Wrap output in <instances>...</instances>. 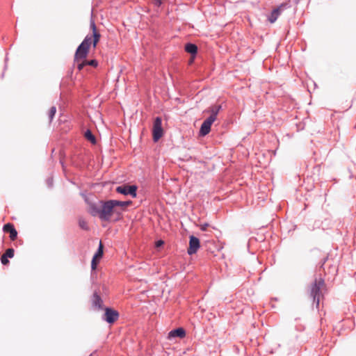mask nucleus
<instances>
[{"label": "nucleus", "instance_id": "1", "mask_svg": "<svg viewBox=\"0 0 356 356\" xmlns=\"http://www.w3.org/2000/svg\"><path fill=\"white\" fill-rule=\"evenodd\" d=\"M325 284L324 279L320 277L315 278L314 281L311 284L310 297L313 299V305L316 309L319 308L320 296L321 295V287Z\"/></svg>", "mask_w": 356, "mask_h": 356}, {"label": "nucleus", "instance_id": "2", "mask_svg": "<svg viewBox=\"0 0 356 356\" xmlns=\"http://www.w3.org/2000/svg\"><path fill=\"white\" fill-rule=\"evenodd\" d=\"M91 44L92 38L88 35L77 47L74 54V63L87 58Z\"/></svg>", "mask_w": 356, "mask_h": 356}, {"label": "nucleus", "instance_id": "3", "mask_svg": "<svg viewBox=\"0 0 356 356\" xmlns=\"http://www.w3.org/2000/svg\"><path fill=\"white\" fill-rule=\"evenodd\" d=\"M101 204V216L100 220L102 221H109L111 220L113 214L116 209L113 204V200H100Z\"/></svg>", "mask_w": 356, "mask_h": 356}, {"label": "nucleus", "instance_id": "4", "mask_svg": "<svg viewBox=\"0 0 356 356\" xmlns=\"http://www.w3.org/2000/svg\"><path fill=\"white\" fill-rule=\"evenodd\" d=\"M164 131L162 127V119L161 117H156L154 120L152 127V140L154 143L158 142L163 136Z\"/></svg>", "mask_w": 356, "mask_h": 356}, {"label": "nucleus", "instance_id": "5", "mask_svg": "<svg viewBox=\"0 0 356 356\" xmlns=\"http://www.w3.org/2000/svg\"><path fill=\"white\" fill-rule=\"evenodd\" d=\"M138 186L135 184H124L118 186L115 188L118 193L124 195L125 196L130 195L131 197L135 198L137 197Z\"/></svg>", "mask_w": 356, "mask_h": 356}, {"label": "nucleus", "instance_id": "6", "mask_svg": "<svg viewBox=\"0 0 356 356\" xmlns=\"http://www.w3.org/2000/svg\"><path fill=\"white\" fill-rule=\"evenodd\" d=\"M104 256V245L102 241L99 242L98 248L95 252L91 261V276H93L97 266Z\"/></svg>", "mask_w": 356, "mask_h": 356}, {"label": "nucleus", "instance_id": "7", "mask_svg": "<svg viewBox=\"0 0 356 356\" xmlns=\"http://www.w3.org/2000/svg\"><path fill=\"white\" fill-rule=\"evenodd\" d=\"M104 313L102 316V319L108 324H113L119 318V312L108 307L104 308Z\"/></svg>", "mask_w": 356, "mask_h": 356}, {"label": "nucleus", "instance_id": "8", "mask_svg": "<svg viewBox=\"0 0 356 356\" xmlns=\"http://www.w3.org/2000/svg\"><path fill=\"white\" fill-rule=\"evenodd\" d=\"M200 248V239L194 235H191L189 236L188 247L187 248L188 254L193 255V254H195Z\"/></svg>", "mask_w": 356, "mask_h": 356}, {"label": "nucleus", "instance_id": "9", "mask_svg": "<svg viewBox=\"0 0 356 356\" xmlns=\"http://www.w3.org/2000/svg\"><path fill=\"white\" fill-rule=\"evenodd\" d=\"M186 330L183 327H179L170 330L168 334L167 338L168 340L172 341L177 338L183 339L186 337Z\"/></svg>", "mask_w": 356, "mask_h": 356}, {"label": "nucleus", "instance_id": "10", "mask_svg": "<svg viewBox=\"0 0 356 356\" xmlns=\"http://www.w3.org/2000/svg\"><path fill=\"white\" fill-rule=\"evenodd\" d=\"M184 50L186 52L191 55V63H193L195 59L197 52L198 48L197 46L192 42H187L184 46Z\"/></svg>", "mask_w": 356, "mask_h": 356}, {"label": "nucleus", "instance_id": "11", "mask_svg": "<svg viewBox=\"0 0 356 356\" xmlns=\"http://www.w3.org/2000/svg\"><path fill=\"white\" fill-rule=\"evenodd\" d=\"M222 109V106L221 104H215L211 105L209 108L204 111V113H210L209 117L213 118V120H217V115L219 112Z\"/></svg>", "mask_w": 356, "mask_h": 356}, {"label": "nucleus", "instance_id": "12", "mask_svg": "<svg viewBox=\"0 0 356 356\" xmlns=\"http://www.w3.org/2000/svg\"><path fill=\"white\" fill-rule=\"evenodd\" d=\"M3 230L6 233H9L10 238L15 241L17 237V231L12 223H7L3 225Z\"/></svg>", "mask_w": 356, "mask_h": 356}, {"label": "nucleus", "instance_id": "13", "mask_svg": "<svg viewBox=\"0 0 356 356\" xmlns=\"http://www.w3.org/2000/svg\"><path fill=\"white\" fill-rule=\"evenodd\" d=\"M88 212L92 216H98L100 218L101 216V205L99 206L96 203L90 202L89 203V209Z\"/></svg>", "mask_w": 356, "mask_h": 356}, {"label": "nucleus", "instance_id": "14", "mask_svg": "<svg viewBox=\"0 0 356 356\" xmlns=\"http://www.w3.org/2000/svg\"><path fill=\"white\" fill-rule=\"evenodd\" d=\"M92 301L93 307H97L99 309H104L103 300H102L101 296L99 295V293L96 291L93 293Z\"/></svg>", "mask_w": 356, "mask_h": 356}, {"label": "nucleus", "instance_id": "15", "mask_svg": "<svg viewBox=\"0 0 356 356\" xmlns=\"http://www.w3.org/2000/svg\"><path fill=\"white\" fill-rule=\"evenodd\" d=\"M281 13L282 12L280 10V8H273L270 15L268 16V20L271 24L275 22L279 16L281 15Z\"/></svg>", "mask_w": 356, "mask_h": 356}, {"label": "nucleus", "instance_id": "16", "mask_svg": "<svg viewBox=\"0 0 356 356\" xmlns=\"http://www.w3.org/2000/svg\"><path fill=\"white\" fill-rule=\"evenodd\" d=\"M133 202L131 200H127V201H120L117 200H113V204H115V207H121V209H123L124 210V208L127 207H129L131 205Z\"/></svg>", "mask_w": 356, "mask_h": 356}, {"label": "nucleus", "instance_id": "17", "mask_svg": "<svg viewBox=\"0 0 356 356\" xmlns=\"http://www.w3.org/2000/svg\"><path fill=\"white\" fill-rule=\"evenodd\" d=\"M123 211H124L123 209H118V208L115 209V210L113 214V216H112V217H113V221L114 222H119L122 219V212Z\"/></svg>", "mask_w": 356, "mask_h": 356}, {"label": "nucleus", "instance_id": "18", "mask_svg": "<svg viewBox=\"0 0 356 356\" xmlns=\"http://www.w3.org/2000/svg\"><path fill=\"white\" fill-rule=\"evenodd\" d=\"M210 131H211V127L202 122L200 126V128L199 136H205L207 134H209Z\"/></svg>", "mask_w": 356, "mask_h": 356}, {"label": "nucleus", "instance_id": "19", "mask_svg": "<svg viewBox=\"0 0 356 356\" xmlns=\"http://www.w3.org/2000/svg\"><path fill=\"white\" fill-rule=\"evenodd\" d=\"M84 137L86 139H87L88 141H90L92 144H96L97 143V139L95 136L92 133L91 130L87 129L84 133Z\"/></svg>", "mask_w": 356, "mask_h": 356}, {"label": "nucleus", "instance_id": "20", "mask_svg": "<svg viewBox=\"0 0 356 356\" xmlns=\"http://www.w3.org/2000/svg\"><path fill=\"white\" fill-rule=\"evenodd\" d=\"M90 37L91 38L92 37V43L93 47H96V46L97 45L98 42H99V40L101 38L100 33L98 31H97V32L94 31L92 33V35Z\"/></svg>", "mask_w": 356, "mask_h": 356}, {"label": "nucleus", "instance_id": "21", "mask_svg": "<svg viewBox=\"0 0 356 356\" xmlns=\"http://www.w3.org/2000/svg\"><path fill=\"white\" fill-rule=\"evenodd\" d=\"M291 2H290V1H285V2L282 3L279 6H277L276 8H280V10L281 12H282L283 10L291 8Z\"/></svg>", "mask_w": 356, "mask_h": 356}, {"label": "nucleus", "instance_id": "22", "mask_svg": "<svg viewBox=\"0 0 356 356\" xmlns=\"http://www.w3.org/2000/svg\"><path fill=\"white\" fill-rule=\"evenodd\" d=\"M79 226L80 227L81 229L86 231H88L90 229L87 222L83 219L79 220Z\"/></svg>", "mask_w": 356, "mask_h": 356}, {"label": "nucleus", "instance_id": "23", "mask_svg": "<svg viewBox=\"0 0 356 356\" xmlns=\"http://www.w3.org/2000/svg\"><path fill=\"white\" fill-rule=\"evenodd\" d=\"M56 113V106H51L49 111V113H48V115H49V122H51V121L53 120L54 116H55V114Z\"/></svg>", "mask_w": 356, "mask_h": 356}, {"label": "nucleus", "instance_id": "24", "mask_svg": "<svg viewBox=\"0 0 356 356\" xmlns=\"http://www.w3.org/2000/svg\"><path fill=\"white\" fill-rule=\"evenodd\" d=\"M14 254H15V250L13 248H8L5 254H3V255L6 256V257L8 258H13L14 257Z\"/></svg>", "mask_w": 356, "mask_h": 356}, {"label": "nucleus", "instance_id": "25", "mask_svg": "<svg viewBox=\"0 0 356 356\" xmlns=\"http://www.w3.org/2000/svg\"><path fill=\"white\" fill-rule=\"evenodd\" d=\"M216 120L213 118H210L209 116L203 121L204 124H206L207 126L210 127L211 128V125Z\"/></svg>", "mask_w": 356, "mask_h": 356}, {"label": "nucleus", "instance_id": "26", "mask_svg": "<svg viewBox=\"0 0 356 356\" xmlns=\"http://www.w3.org/2000/svg\"><path fill=\"white\" fill-rule=\"evenodd\" d=\"M90 29L92 30V33L94 31L95 32L98 31L97 29V26H96L95 22V21L92 19H90Z\"/></svg>", "mask_w": 356, "mask_h": 356}, {"label": "nucleus", "instance_id": "27", "mask_svg": "<svg viewBox=\"0 0 356 356\" xmlns=\"http://www.w3.org/2000/svg\"><path fill=\"white\" fill-rule=\"evenodd\" d=\"M88 66H91L92 67H97L98 66V61L96 59H92L88 60Z\"/></svg>", "mask_w": 356, "mask_h": 356}, {"label": "nucleus", "instance_id": "28", "mask_svg": "<svg viewBox=\"0 0 356 356\" xmlns=\"http://www.w3.org/2000/svg\"><path fill=\"white\" fill-rule=\"evenodd\" d=\"M1 262L3 266L8 265L10 263L8 258L3 254L1 257Z\"/></svg>", "mask_w": 356, "mask_h": 356}, {"label": "nucleus", "instance_id": "29", "mask_svg": "<svg viewBox=\"0 0 356 356\" xmlns=\"http://www.w3.org/2000/svg\"><path fill=\"white\" fill-rule=\"evenodd\" d=\"M76 63V67L79 71H81L84 69L83 64L81 60L74 63V65Z\"/></svg>", "mask_w": 356, "mask_h": 356}, {"label": "nucleus", "instance_id": "30", "mask_svg": "<svg viewBox=\"0 0 356 356\" xmlns=\"http://www.w3.org/2000/svg\"><path fill=\"white\" fill-rule=\"evenodd\" d=\"M53 177H48L46 180V184L47 185V186L49 188H52L53 186Z\"/></svg>", "mask_w": 356, "mask_h": 356}, {"label": "nucleus", "instance_id": "31", "mask_svg": "<svg viewBox=\"0 0 356 356\" xmlns=\"http://www.w3.org/2000/svg\"><path fill=\"white\" fill-rule=\"evenodd\" d=\"M165 0H153L154 5L156 7H160L163 3Z\"/></svg>", "mask_w": 356, "mask_h": 356}, {"label": "nucleus", "instance_id": "32", "mask_svg": "<svg viewBox=\"0 0 356 356\" xmlns=\"http://www.w3.org/2000/svg\"><path fill=\"white\" fill-rule=\"evenodd\" d=\"M327 257H325L321 259V261L318 263V266L320 268L323 267V266L325 264V262L327 261Z\"/></svg>", "mask_w": 356, "mask_h": 356}, {"label": "nucleus", "instance_id": "33", "mask_svg": "<svg viewBox=\"0 0 356 356\" xmlns=\"http://www.w3.org/2000/svg\"><path fill=\"white\" fill-rule=\"evenodd\" d=\"M82 63L83 64V67H86L87 66H88V60H87L86 58L83 59V60H80Z\"/></svg>", "mask_w": 356, "mask_h": 356}, {"label": "nucleus", "instance_id": "34", "mask_svg": "<svg viewBox=\"0 0 356 356\" xmlns=\"http://www.w3.org/2000/svg\"><path fill=\"white\" fill-rule=\"evenodd\" d=\"M209 226V224L208 223H204V225H202L201 227V229L202 231H205L207 227Z\"/></svg>", "mask_w": 356, "mask_h": 356}, {"label": "nucleus", "instance_id": "35", "mask_svg": "<svg viewBox=\"0 0 356 356\" xmlns=\"http://www.w3.org/2000/svg\"><path fill=\"white\" fill-rule=\"evenodd\" d=\"M8 60V54H6V58H5V66H4V70L6 69L7 67V62Z\"/></svg>", "mask_w": 356, "mask_h": 356}, {"label": "nucleus", "instance_id": "36", "mask_svg": "<svg viewBox=\"0 0 356 356\" xmlns=\"http://www.w3.org/2000/svg\"><path fill=\"white\" fill-rule=\"evenodd\" d=\"M163 241L162 240H160L157 242V246H161L163 244Z\"/></svg>", "mask_w": 356, "mask_h": 356}, {"label": "nucleus", "instance_id": "37", "mask_svg": "<svg viewBox=\"0 0 356 356\" xmlns=\"http://www.w3.org/2000/svg\"><path fill=\"white\" fill-rule=\"evenodd\" d=\"M3 76H4V72H3V73H2V74H1V78H3Z\"/></svg>", "mask_w": 356, "mask_h": 356}]
</instances>
